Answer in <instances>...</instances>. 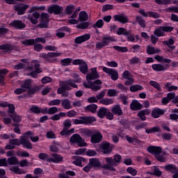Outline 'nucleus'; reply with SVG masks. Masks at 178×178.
Returning <instances> with one entry per match:
<instances>
[{
    "label": "nucleus",
    "mask_w": 178,
    "mask_h": 178,
    "mask_svg": "<svg viewBox=\"0 0 178 178\" xmlns=\"http://www.w3.org/2000/svg\"><path fill=\"white\" fill-rule=\"evenodd\" d=\"M10 116L12 118L15 123H19L22 121V118L19 115L16 114V113L10 114Z\"/></svg>",
    "instance_id": "nucleus-47"
},
{
    "label": "nucleus",
    "mask_w": 178,
    "mask_h": 178,
    "mask_svg": "<svg viewBox=\"0 0 178 178\" xmlns=\"http://www.w3.org/2000/svg\"><path fill=\"white\" fill-rule=\"evenodd\" d=\"M165 113V111L162 109L157 108V109H154L152 112V116L154 119H156L159 118V116L163 115Z\"/></svg>",
    "instance_id": "nucleus-25"
},
{
    "label": "nucleus",
    "mask_w": 178,
    "mask_h": 178,
    "mask_svg": "<svg viewBox=\"0 0 178 178\" xmlns=\"http://www.w3.org/2000/svg\"><path fill=\"white\" fill-rule=\"evenodd\" d=\"M61 105L64 109H72V102H70L69 99L62 100Z\"/></svg>",
    "instance_id": "nucleus-33"
},
{
    "label": "nucleus",
    "mask_w": 178,
    "mask_h": 178,
    "mask_svg": "<svg viewBox=\"0 0 178 178\" xmlns=\"http://www.w3.org/2000/svg\"><path fill=\"white\" fill-rule=\"evenodd\" d=\"M29 111L33 113H41V108H40L38 106H33L30 108Z\"/></svg>",
    "instance_id": "nucleus-58"
},
{
    "label": "nucleus",
    "mask_w": 178,
    "mask_h": 178,
    "mask_svg": "<svg viewBox=\"0 0 178 178\" xmlns=\"http://www.w3.org/2000/svg\"><path fill=\"white\" fill-rule=\"evenodd\" d=\"M152 175L157 176L158 177H161V176H162V171L159 170V168L155 165L153 167Z\"/></svg>",
    "instance_id": "nucleus-51"
},
{
    "label": "nucleus",
    "mask_w": 178,
    "mask_h": 178,
    "mask_svg": "<svg viewBox=\"0 0 178 178\" xmlns=\"http://www.w3.org/2000/svg\"><path fill=\"white\" fill-rule=\"evenodd\" d=\"M100 148L102 149L104 154H111L112 152L113 147H112V145L108 142H102L100 144Z\"/></svg>",
    "instance_id": "nucleus-12"
},
{
    "label": "nucleus",
    "mask_w": 178,
    "mask_h": 178,
    "mask_svg": "<svg viewBox=\"0 0 178 178\" xmlns=\"http://www.w3.org/2000/svg\"><path fill=\"white\" fill-rule=\"evenodd\" d=\"M112 112L114 115H118V116H122V115H123V111L119 105L115 106L112 109Z\"/></svg>",
    "instance_id": "nucleus-34"
},
{
    "label": "nucleus",
    "mask_w": 178,
    "mask_h": 178,
    "mask_svg": "<svg viewBox=\"0 0 178 178\" xmlns=\"http://www.w3.org/2000/svg\"><path fill=\"white\" fill-rule=\"evenodd\" d=\"M159 52H161V49L158 48L155 49V47L151 45L147 47V54H148V55H154V54H159Z\"/></svg>",
    "instance_id": "nucleus-24"
},
{
    "label": "nucleus",
    "mask_w": 178,
    "mask_h": 178,
    "mask_svg": "<svg viewBox=\"0 0 178 178\" xmlns=\"http://www.w3.org/2000/svg\"><path fill=\"white\" fill-rule=\"evenodd\" d=\"M154 158L158 161L159 162L165 163L166 162V157L163 155L157 154Z\"/></svg>",
    "instance_id": "nucleus-60"
},
{
    "label": "nucleus",
    "mask_w": 178,
    "mask_h": 178,
    "mask_svg": "<svg viewBox=\"0 0 178 178\" xmlns=\"http://www.w3.org/2000/svg\"><path fill=\"white\" fill-rule=\"evenodd\" d=\"M127 173H129V175H131V176H137V170H136L131 167H129L127 169Z\"/></svg>",
    "instance_id": "nucleus-62"
},
{
    "label": "nucleus",
    "mask_w": 178,
    "mask_h": 178,
    "mask_svg": "<svg viewBox=\"0 0 178 178\" xmlns=\"http://www.w3.org/2000/svg\"><path fill=\"white\" fill-rule=\"evenodd\" d=\"M145 115H149V109H145L142 110L138 112V116L141 119V120H147V117H145Z\"/></svg>",
    "instance_id": "nucleus-27"
},
{
    "label": "nucleus",
    "mask_w": 178,
    "mask_h": 178,
    "mask_svg": "<svg viewBox=\"0 0 178 178\" xmlns=\"http://www.w3.org/2000/svg\"><path fill=\"white\" fill-rule=\"evenodd\" d=\"M117 34L118 35H125L126 37L130 35V34H131V31H127V29H124V28H119Z\"/></svg>",
    "instance_id": "nucleus-32"
},
{
    "label": "nucleus",
    "mask_w": 178,
    "mask_h": 178,
    "mask_svg": "<svg viewBox=\"0 0 178 178\" xmlns=\"http://www.w3.org/2000/svg\"><path fill=\"white\" fill-rule=\"evenodd\" d=\"M93 131L90 129H83L81 131V134L83 137H92Z\"/></svg>",
    "instance_id": "nucleus-44"
},
{
    "label": "nucleus",
    "mask_w": 178,
    "mask_h": 178,
    "mask_svg": "<svg viewBox=\"0 0 178 178\" xmlns=\"http://www.w3.org/2000/svg\"><path fill=\"white\" fill-rule=\"evenodd\" d=\"M97 109H98V106L96 104H90L86 107V112H92V113H95Z\"/></svg>",
    "instance_id": "nucleus-38"
},
{
    "label": "nucleus",
    "mask_w": 178,
    "mask_h": 178,
    "mask_svg": "<svg viewBox=\"0 0 178 178\" xmlns=\"http://www.w3.org/2000/svg\"><path fill=\"white\" fill-rule=\"evenodd\" d=\"M0 49L5 51V52H9V51H13L15 49V46L11 44H6L0 45Z\"/></svg>",
    "instance_id": "nucleus-28"
},
{
    "label": "nucleus",
    "mask_w": 178,
    "mask_h": 178,
    "mask_svg": "<svg viewBox=\"0 0 178 178\" xmlns=\"http://www.w3.org/2000/svg\"><path fill=\"white\" fill-rule=\"evenodd\" d=\"M136 22L138 23V24H140L141 27H143V29H145V26H146L145 20L144 19V18H143V17L140 15L136 16Z\"/></svg>",
    "instance_id": "nucleus-37"
},
{
    "label": "nucleus",
    "mask_w": 178,
    "mask_h": 178,
    "mask_svg": "<svg viewBox=\"0 0 178 178\" xmlns=\"http://www.w3.org/2000/svg\"><path fill=\"white\" fill-rule=\"evenodd\" d=\"M89 165L94 169H99L101 168V161L99 159L91 158L89 159Z\"/></svg>",
    "instance_id": "nucleus-20"
},
{
    "label": "nucleus",
    "mask_w": 178,
    "mask_h": 178,
    "mask_svg": "<svg viewBox=\"0 0 178 178\" xmlns=\"http://www.w3.org/2000/svg\"><path fill=\"white\" fill-rule=\"evenodd\" d=\"M122 77H123V79H125L126 80H129L130 79H133V76H131V73H130L129 72V70H125L123 72Z\"/></svg>",
    "instance_id": "nucleus-61"
},
{
    "label": "nucleus",
    "mask_w": 178,
    "mask_h": 178,
    "mask_svg": "<svg viewBox=\"0 0 178 178\" xmlns=\"http://www.w3.org/2000/svg\"><path fill=\"white\" fill-rule=\"evenodd\" d=\"M154 35H156L157 37H163L165 36V32L163 31V26H159L157 28L154 32Z\"/></svg>",
    "instance_id": "nucleus-35"
},
{
    "label": "nucleus",
    "mask_w": 178,
    "mask_h": 178,
    "mask_svg": "<svg viewBox=\"0 0 178 178\" xmlns=\"http://www.w3.org/2000/svg\"><path fill=\"white\" fill-rule=\"evenodd\" d=\"M141 90H144V88L140 85H132L130 86V91L131 92H136L137 91H140Z\"/></svg>",
    "instance_id": "nucleus-43"
},
{
    "label": "nucleus",
    "mask_w": 178,
    "mask_h": 178,
    "mask_svg": "<svg viewBox=\"0 0 178 178\" xmlns=\"http://www.w3.org/2000/svg\"><path fill=\"white\" fill-rule=\"evenodd\" d=\"M9 73V71L6 69L0 70V83L3 84V81L5 80V75Z\"/></svg>",
    "instance_id": "nucleus-41"
},
{
    "label": "nucleus",
    "mask_w": 178,
    "mask_h": 178,
    "mask_svg": "<svg viewBox=\"0 0 178 178\" xmlns=\"http://www.w3.org/2000/svg\"><path fill=\"white\" fill-rule=\"evenodd\" d=\"M9 33V29L5 27V24L1 25L0 27V35H3V34H8Z\"/></svg>",
    "instance_id": "nucleus-64"
},
{
    "label": "nucleus",
    "mask_w": 178,
    "mask_h": 178,
    "mask_svg": "<svg viewBox=\"0 0 178 178\" xmlns=\"http://www.w3.org/2000/svg\"><path fill=\"white\" fill-rule=\"evenodd\" d=\"M58 56H60V53L49 52L47 54L42 53L40 54V58H42L45 62H49V63H52L56 60V59H51V58H56Z\"/></svg>",
    "instance_id": "nucleus-7"
},
{
    "label": "nucleus",
    "mask_w": 178,
    "mask_h": 178,
    "mask_svg": "<svg viewBox=\"0 0 178 178\" xmlns=\"http://www.w3.org/2000/svg\"><path fill=\"white\" fill-rule=\"evenodd\" d=\"M93 29H102L104 27V21L102 19H99L92 26Z\"/></svg>",
    "instance_id": "nucleus-53"
},
{
    "label": "nucleus",
    "mask_w": 178,
    "mask_h": 178,
    "mask_svg": "<svg viewBox=\"0 0 178 178\" xmlns=\"http://www.w3.org/2000/svg\"><path fill=\"white\" fill-rule=\"evenodd\" d=\"M143 104H140L137 100H133L130 104V109L131 111H140V109H143Z\"/></svg>",
    "instance_id": "nucleus-23"
},
{
    "label": "nucleus",
    "mask_w": 178,
    "mask_h": 178,
    "mask_svg": "<svg viewBox=\"0 0 178 178\" xmlns=\"http://www.w3.org/2000/svg\"><path fill=\"white\" fill-rule=\"evenodd\" d=\"M26 70H29V72L32 71L31 73L28 74V76H31V77H33V79H37V74L42 73V72L41 68H40V63H38L37 60L32 61L31 65L28 66L26 67Z\"/></svg>",
    "instance_id": "nucleus-4"
},
{
    "label": "nucleus",
    "mask_w": 178,
    "mask_h": 178,
    "mask_svg": "<svg viewBox=\"0 0 178 178\" xmlns=\"http://www.w3.org/2000/svg\"><path fill=\"white\" fill-rule=\"evenodd\" d=\"M148 16L149 17H153L154 19H159L161 17V14L155 12H148Z\"/></svg>",
    "instance_id": "nucleus-63"
},
{
    "label": "nucleus",
    "mask_w": 178,
    "mask_h": 178,
    "mask_svg": "<svg viewBox=\"0 0 178 178\" xmlns=\"http://www.w3.org/2000/svg\"><path fill=\"white\" fill-rule=\"evenodd\" d=\"M72 60H73V59H72V58H64L60 60V63H61L62 66H69V65H70V63H72Z\"/></svg>",
    "instance_id": "nucleus-55"
},
{
    "label": "nucleus",
    "mask_w": 178,
    "mask_h": 178,
    "mask_svg": "<svg viewBox=\"0 0 178 178\" xmlns=\"http://www.w3.org/2000/svg\"><path fill=\"white\" fill-rule=\"evenodd\" d=\"M51 156H53L55 163H59V162H62V161H63V157L59 154H52Z\"/></svg>",
    "instance_id": "nucleus-46"
},
{
    "label": "nucleus",
    "mask_w": 178,
    "mask_h": 178,
    "mask_svg": "<svg viewBox=\"0 0 178 178\" xmlns=\"http://www.w3.org/2000/svg\"><path fill=\"white\" fill-rule=\"evenodd\" d=\"M113 17L115 22H120V23H122V24L129 23V17L124 14L115 15Z\"/></svg>",
    "instance_id": "nucleus-16"
},
{
    "label": "nucleus",
    "mask_w": 178,
    "mask_h": 178,
    "mask_svg": "<svg viewBox=\"0 0 178 178\" xmlns=\"http://www.w3.org/2000/svg\"><path fill=\"white\" fill-rule=\"evenodd\" d=\"M45 9V6H33L30 10H29V13H33V12H37V10H44Z\"/></svg>",
    "instance_id": "nucleus-49"
},
{
    "label": "nucleus",
    "mask_w": 178,
    "mask_h": 178,
    "mask_svg": "<svg viewBox=\"0 0 178 178\" xmlns=\"http://www.w3.org/2000/svg\"><path fill=\"white\" fill-rule=\"evenodd\" d=\"M103 72L109 74V76H111V80H113L114 81H116V80L119 79V73L114 69L103 67Z\"/></svg>",
    "instance_id": "nucleus-10"
},
{
    "label": "nucleus",
    "mask_w": 178,
    "mask_h": 178,
    "mask_svg": "<svg viewBox=\"0 0 178 178\" xmlns=\"http://www.w3.org/2000/svg\"><path fill=\"white\" fill-rule=\"evenodd\" d=\"M147 152H149V154L156 156V155L162 154V147L158 146H149L147 147Z\"/></svg>",
    "instance_id": "nucleus-14"
},
{
    "label": "nucleus",
    "mask_w": 178,
    "mask_h": 178,
    "mask_svg": "<svg viewBox=\"0 0 178 178\" xmlns=\"http://www.w3.org/2000/svg\"><path fill=\"white\" fill-rule=\"evenodd\" d=\"M41 90V88L40 86H34L33 88H30L28 89L27 95L28 97H33L37 92V91H40Z\"/></svg>",
    "instance_id": "nucleus-29"
},
{
    "label": "nucleus",
    "mask_w": 178,
    "mask_h": 178,
    "mask_svg": "<svg viewBox=\"0 0 178 178\" xmlns=\"http://www.w3.org/2000/svg\"><path fill=\"white\" fill-rule=\"evenodd\" d=\"M73 159H75V161H73L74 165H76V166H83L81 165V162H87V159L80 157V156H75L73 158Z\"/></svg>",
    "instance_id": "nucleus-30"
},
{
    "label": "nucleus",
    "mask_w": 178,
    "mask_h": 178,
    "mask_svg": "<svg viewBox=\"0 0 178 178\" xmlns=\"http://www.w3.org/2000/svg\"><path fill=\"white\" fill-rule=\"evenodd\" d=\"M70 143L71 144H77L79 147H87V143L84 141V139L79 134H75L70 138Z\"/></svg>",
    "instance_id": "nucleus-5"
},
{
    "label": "nucleus",
    "mask_w": 178,
    "mask_h": 178,
    "mask_svg": "<svg viewBox=\"0 0 178 178\" xmlns=\"http://www.w3.org/2000/svg\"><path fill=\"white\" fill-rule=\"evenodd\" d=\"M33 131H28L24 133L22 136L20 137V139H10L9 143L13 145H23L24 148H27L28 149H33V145L27 137V136H33Z\"/></svg>",
    "instance_id": "nucleus-2"
},
{
    "label": "nucleus",
    "mask_w": 178,
    "mask_h": 178,
    "mask_svg": "<svg viewBox=\"0 0 178 178\" xmlns=\"http://www.w3.org/2000/svg\"><path fill=\"white\" fill-rule=\"evenodd\" d=\"M49 23V15L48 13H43L40 15V23L37 25L40 29H48V24Z\"/></svg>",
    "instance_id": "nucleus-9"
},
{
    "label": "nucleus",
    "mask_w": 178,
    "mask_h": 178,
    "mask_svg": "<svg viewBox=\"0 0 178 178\" xmlns=\"http://www.w3.org/2000/svg\"><path fill=\"white\" fill-rule=\"evenodd\" d=\"M160 130L161 129L159 127H154L149 129H146L145 131L147 134H149V133H158Z\"/></svg>",
    "instance_id": "nucleus-59"
},
{
    "label": "nucleus",
    "mask_w": 178,
    "mask_h": 178,
    "mask_svg": "<svg viewBox=\"0 0 178 178\" xmlns=\"http://www.w3.org/2000/svg\"><path fill=\"white\" fill-rule=\"evenodd\" d=\"M163 44L165 45H167V47H168L171 49H175V48H176L175 46H172L173 45V44H175V40H173V38H170L168 40L163 41Z\"/></svg>",
    "instance_id": "nucleus-39"
},
{
    "label": "nucleus",
    "mask_w": 178,
    "mask_h": 178,
    "mask_svg": "<svg viewBox=\"0 0 178 178\" xmlns=\"http://www.w3.org/2000/svg\"><path fill=\"white\" fill-rule=\"evenodd\" d=\"M72 65H79V70L83 74H87V73H88V65H87V63L83 60H74Z\"/></svg>",
    "instance_id": "nucleus-6"
},
{
    "label": "nucleus",
    "mask_w": 178,
    "mask_h": 178,
    "mask_svg": "<svg viewBox=\"0 0 178 178\" xmlns=\"http://www.w3.org/2000/svg\"><path fill=\"white\" fill-rule=\"evenodd\" d=\"M99 104H103V105H112L113 100L112 99L104 98L99 100Z\"/></svg>",
    "instance_id": "nucleus-48"
},
{
    "label": "nucleus",
    "mask_w": 178,
    "mask_h": 178,
    "mask_svg": "<svg viewBox=\"0 0 178 178\" xmlns=\"http://www.w3.org/2000/svg\"><path fill=\"white\" fill-rule=\"evenodd\" d=\"M38 19H40V13L35 12L33 15H28V19L30 20L32 24H37L38 23Z\"/></svg>",
    "instance_id": "nucleus-21"
},
{
    "label": "nucleus",
    "mask_w": 178,
    "mask_h": 178,
    "mask_svg": "<svg viewBox=\"0 0 178 178\" xmlns=\"http://www.w3.org/2000/svg\"><path fill=\"white\" fill-rule=\"evenodd\" d=\"M74 9H76V6H74V5H73V4L67 6V7L65 8L67 15H72V13H73V12H74Z\"/></svg>",
    "instance_id": "nucleus-50"
},
{
    "label": "nucleus",
    "mask_w": 178,
    "mask_h": 178,
    "mask_svg": "<svg viewBox=\"0 0 178 178\" xmlns=\"http://www.w3.org/2000/svg\"><path fill=\"white\" fill-rule=\"evenodd\" d=\"M164 169L168 172H171L172 173H175L177 169L176 168V165L173 164L167 165L164 167Z\"/></svg>",
    "instance_id": "nucleus-45"
},
{
    "label": "nucleus",
    "mask_w": 178,
    "mask_h": 178,
    "mask_svg": "<svg viewBox=\"0 0 178 178\" xmlns=\"http://www.w3.org/2000/svg\"><path fill=\"white\" fill-rule=\"evenodd\" d=\"M96 121L97 119L95 117H81L80 120H74L73 123L74 124H90V123Z\"/></svg>",
    "instance_id": "nucleus-8"
},
{
    "label": "nucleus",
    "mask_w": 178,
    "mask_h": 178,
    "mask_svg": "<svg viewBox=\"0 0 178 178\" xmlns=\"http://www.w3.org/2000/svg\"><path fill=\"white\" fill-rule=\"evenodd\" d=\"M106 113H108V109L104 107H101L97 111V116L101 119H104L105 116H106Z\"/></svg>",
    "instance_id": "nucleus-31"
},
{
    "label": "nucleus",
    "mask_w": 178,
    "mask_h": 178,
    "mask_svg": "<svg viewBox=\"0 0 178 178\" xmlns=\"http://www.w3.org/2000/svg\"><path fill=\"white\" fill-rule=\"evenodd\" d=\"M91 143L93 144H98L102 141V134L99 131H95L91 136Z\"/></svg>",
    "instance_id": "nucleus-13"
},
{
    "label": "nucleus",
    "mask_w": 178,
    "mask_h": 178,
    "mask_svg": "<svg viewBox=\"0 0 178 178\" xmlns=\"http://www.w3.org/2000/svg\"><path fill=\"white\" fill-rule=\"evenodd\" d=\"M161 137L167 141H170V140H172V137H173V135H172L170 133H163L161 134Z\"/></svg>",
    "instance_id": "nucleus-57"
},
{
    "label": "nucleus",
    "mask_w": 178,
    "mask_h": 178,
    "mask_svg": "<svg viewBox=\"0 0 178 178\" xmlns=\"http://www.w3.org/2000/svg\"><path fill=\"white\" fill-rule=\"evenodd\" d=\"M90 38H91V35L88 33H86L85 35L76 38L74 40V42L75 44H82V42H86V41H88Z\"/></svg>",
    "instance_id": "nucleus-19"
},
{
    "label": "nucleus",
    "mask_w": 178,
    "mask_h": 178,
    "mask_svg": "<svg viewBox=\"0 0 178 178\" xmlns=\"http://www.w3.org/2000/svg\"><path fill=\"white\" fill-rule=\"evenodd\" d=\"M78 20H79V22H86V20H88V15L86 11L80 12Z\"/></svg>",
    "instance_id": "nucleus-36"
},
{
    "label": "nucleus",
    "mask_w": 178,
    "mask_h": 178,
    "mask_svg": "<svg viewBox=\"0 0 178 178\" xmlns=\"http://www.w3.org/2000/svg\"><path fill=\"white\" fill-rule=\"evenodd\" d=\"M10 170L15 173V175H26V170L23 169H20L19 167H16V166L11 167L10 168Z\"/></svg>",
    "instance_id": "nucleus-26"
},
{
    "label": "nucleus",
    "mask_w": 178,
    "mask_h": 178,
    "mask_svg": "<svg viewBox=\"0 0 178 178\" xmlns=\"http://www.w3.org/2000/svg\"><path fill=\"white\" fill-rule=\"evenodd\" d=\"M48 12L50 14L60 15L63 12V7L54 4L48 8Z\"/></svg>",
    "instance_id": "nucleus-11"
},
{
    "label": "nucleus",
    "mask_w": 178,
    "mask_h": 178,
    "mask_svg": "<svg viewBox=\"0 0 178 178\" xmlns=\"http://www.w3.org/2000/svg\"><path fill=\"white\" fill-rule=\"evenodd\" d=\"M10 26L17 29V30H23V29H26V24H24L22 20H15L10 24Z\"/></svg>",
    "instance_id": "nucleus-18"
},
{
    "label": "nucleus",
    "mask_w": 178,
    "mask_h": 178,
    "mask_svg": "<svg viewBox=\"0 0 178 178\" xmlns=\"http://www.w3.org/2000/svg\"><path fill=\"white\" fill-rule=\"evenodd\" d=\"M150 86L156 88L158 91H162V88H161V85L158 83L156 81H149Z\"/></svg>",
    "instance_id": "nucleus-54"
},
{
    "label": "nucleus",
    "mask_w": 178,
    "mask_h": 178,
    "mask_svg": "<svg viewBox=\"0 0 178 178\" xmlns=\"http://www.w3.org/2000/svg\"><path fill=\"white\" fill-rule=\"evenodd\" d=\"M15 10L17 12V15H24L26 13V10L29 9V5L27 4H17L15 6Z\"/></svg>",
    "instance_id": "nucleus-15"
},
{
    "label": "nucleus",
    "mask_w": 178,
    "mask_h": 178,
    "mask_svg": "<svg viewBox=\"0 0 178 178\" xmlns=\"http://www.w3.org/2000/svg\"><path fill=\"white\" fill-rule=\"evenodd\" d=\"M98 77H99V75L97 72V68H92L91 73L86 76V80L90 82V80H95Z\"/></svg>",
    "instance_id": "nucleus-22"
},
{
    "label": "nucleus",
    "mask_w": 178,
    "mask_h": 178,
    "mask_svg": "<svg viewBox=\"0 0 178 178\" xmlns=\"http://www.w3.org/2000/svg\"><path fill=\"white\" fill-rule=\"evenodd\" d=\"M152 68L155 72H165V70H168V69H169V65L153 64L152 65Z\"/></svg>",
    "instance_id": "nucleus-17"
},
{
    "label": "nucleus",
    "mask_w": 178,
    "mask_h": 178,
    "mask_svg": "<svg viewBox=\"0 0 178 178\" xmlns=\"http://www.w3.org/2000/svg\"><path fill=\"white\" fill-rule=\"evenodd\" d=\"M23 88L25 89V91H27L29 88H31V80L26 79L21 86Z\"/></svg>",
    "instance_id": "nucleus-42"
},
{
    "label": "nucleus",
    "mask_w": 178,
    "mask_h": 178,
    "mask_svg": "<svg viewBox=\"0 0 178 178\" xmlns=\"http://www.w3.org/2000/svg\"><path fill=\"white\" fill-rule=\"evenodd\" d=\"M113 49L118 51V52H127L129 51V49L124 47L113 46Z\"/></svg>",
    "instance_id": "nucleus-56"
},
{
    "label": "nucleus",
    "mask_w": 178,
    "mask_h": 178,
    "mask_svg": "<svg viewBox=\"0 0 178 178\" xmlns=\"http://www.w3.org/2000/svg\"><path fill=\"white\" fill-rule=\"evenodd\" d=\"M59 86L60 87L57 90V94H61L62 97L64 98H67V97H69V92L67 91L72 90L71 87L73 88H77L79 87L77 84L74 83V81L72 79L60 81Z\"/></svg>",
    "instance_id": "nucleus-1"
},
{
    "label": "nucleus",
    "mask_w": 178,
    "mask_h": 178,
    "mask_svg": "<svg viewBox=\"0 0 178 178\" xmlns=\"http://www.w3.org/2000/svg\"><path fill=\"white\" fill-rule=\"evenodd\" d=\"M121 160L122 156L119 154L114 155L113 159L112 157H106V162H107L108 164H105L102 168L103 169H107L111 172H116V168H114V166H118V163H120Z\"/></svg>",
    "instance_id": "nucleus-3"
},
{
    "label": "nucleus",
    "mask_w": 178,
    "mask_h": 178,
    "mask_svg": "<svg viewBox=\"0 0 178 178\" xmlns=\"http://www.w3.org/2000/svg\"><path fill=\"white\" fill-rule=\"evenodd\" d=\"M22 44L24 45H26V47H29L30 45H35V42L34 39H26L24 41H22Z\"/></svg>",
    "instance_id": "nucleus-52"
},
{
    "label": "nucleus",
    "mask_w": 178,
    "mask_h": 178,
    "mask_svg": "<svg viewBox=\"0 0 178 178\" xmlns=\"http://www.w3.org/2000/svg\"><path fill=\"white\" fill-rule=\"evenodd\" d=\"M8 165H17L19 164V159L16 156H11L7 159Z\"/></svg>",
    "instance_id": "nucleus-40"
}]
</instances>
